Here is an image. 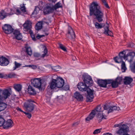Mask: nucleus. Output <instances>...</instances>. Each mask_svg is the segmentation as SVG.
I'll return each mask as SVG.
<instances>
[{
  "instance_id": "393cba45",
  "label": "nucleus",
  "mask_w": 135,
  "mask_h": 135,
  "mask_svg": "<svg viewBox=\"0 0 135 135\" xmlns=\"http://www.w3.org/2000/svg\"><path fill=\"white\" fill-rule=\"evenodd\" d=\"M109 25H107L104 27V33L108 36H112V32L109 29Z\"/></svg>"
},
{
  "instance_id": "4be33fe9",
  "label": "nucleus",
  "mask_w": 135,
  "mask_h": 135,
  "mask_svg": "<svg viewBox=\"0 0 135 135\" xmlns=\"http://www.w3.org/2000/svg\"><path fill=\"white\" fill-rule=\"evenodd\" d=\"M105 79H99L98 80V84L99 86L101 87L106 88V82Z\"/></svg>"
},
{
  "instance_id": "5fc2aeb1",
  "label": "nucleus",
  "mask_w": 135,
  "mask_h": 135,
  "mask_svg": "<svg viewBox=\"0 0 135 135\" xmlns=\"http://www.w3.org/2000/svg\"><path fill=\"white\" fill-rule=\"evenodd\" d=\"M24 113L26 115H27V117L29 118L30 119L32 115L31 114L28 113H26V112H24Z\"/></svg>"
},
{
  "instance_id": "bf43d9fd",
  "label": "nucleus",
  "mask_w": 135,
  "mask_h": 135,
  "mask_svg": "<svg viewBox=\"0 0 135 135\" xmlns=\"http://www.w3.org/2000/svg\"><path fill=\"white\" fill-rule=\"evenodd\" d=\"M121 123H120L119 124H115L114 125V127H119L121 126Z\"/></svg>"
},
{
  "instance_id": "a19ab883",
  "label": "nucleus",
  "mask_w": 135,
  "mask_h": 135,
  "mask_svg": "<svg viewBox=\"0 0 135 135\" xmlns=\"http://www.w3.org/2000/svg\"><path fill=\"white\" fill-rule=\"evenodd\" d=\"M16 75V74L14 73H11L8 74L7 77L9 78H12L15 77Z\"/></svg>"
},
{
  "instance_id": "052dcab7",
  "label": "nucleus",
  "mask_w": 135,
  "mask_h": 135,
  "mask_svg": "<svg viewBox=\"0 0 135 135\" xmlns=\"http://www.w3.org/2000/svg\"><path fill=\"white\" fill-rule=\"evenodd\" d=\"M105 6L107 8H110L109 6H108V4L106 3H105L104 4Z\"/></svg>"
},
{
  "instance_id": "dca6fc26",
  "label": "nucleus",
  "mask_w": 135,
  "mask_h": 135,
  "mask_svg": "<svg viewBox=\"0 0 135 135\" xmlns=\"http://www.w3.org/2000/svg\"><path fill=\"white\" fill-rule=\"evenodd\" d=\"M13 121L11 119L6 121L5 120L3 126L4 128L6 129H7L13 126Z\"/></svg>"
},
{
  "instance_id": "0e129e2a",
  "label": "nucleus",
  "mask_w": 135,
  "mask_h": 135,
  "mask_svg": "<svg viewBox=\"0 0 135 135\" xmlns=\"http://www.w3.org/2000/svg\"><path fill=\"white\" fill-rule=\"evenodd\" d=\"M101 1L103 4L106 3L105 0H101Z\"/></svg>"
},
{
  "instance_id": "7ed1b4c3",
  "label": "nucleus",
  "mask_w": 135,
  "mask_h": 135,
  "mask_svg": "<svg viewBox=\"0 0 135 135\" xmlns=\"http://www.w3.org/2000/svg\"><path fill=\"white\" fill-rule=\"evenodd\" d=\"M32 84L34 87L41 90V87L45 86L46 84L45 81L43 79H41V78H35L33 80H31Z\"/></svg>"
},
{
  "instance_id": "aec40b11",
  "label": "nucleus",
  "mask_w": 135,
  "mask_h": 135,
  "mask_svg": "<svg viewBox=\"0 0 135 135\" xmlns=\"http://www.w3.org/2000/svg\"><path fill=\"white\" fill-rule=\"evenodd\" d=\"M54 11V9L51 7L46 6L44 8V13L45 14H47L52 13Z\"/></svg>"
},
{
  "instance_id": "69168bd1",
  "label": "nucleus",
  "mask_w": 135,
  "mask_h": 135,
  "mask_svg": "<svg viewBox=\"0 0 135 135\" xmlns=\"http://www.w3.org/2000/svg\"><path fill=\"white\" fill-rule=\"evenodd\" d=\"M104 135H112L111 133H105L104 134Z\"/></svg>"
},
{
  "instance_id": "774afa93",
  "label": "nucleus",
  "mask_w": 135,
  "mask_h": 135,
  "mask_svg": "<svg viewBox=\"0 0 135 135\" xmlns=\"http://www.w3.org/2000/svg\"><path fill=\"white\" fill-rule=\"evenodd\" d=\"M48 1H51L52 2H55L53 0H48Z\"/></svg>"
},
{
  "instance_id": "f8f14e48",
  "label": "nucleus",
  "mask_w": 135,
  "mask_h": 135,
  "mask_svg": "<svg viewBox=\"0 0 135 135\" xmlns=\"http://www.w3.org/2000/svg\"><path fill=\"white\" fill-rule=\"evenodd\" d=\"M32 23L30 21L26 20L23 26L24 30L25 31H29L30 32L32 31L31 30L32 27Z\"/></svg>"
},
{
  "instance_id": "0eeeda50",
  "label": "nucleus",
  "mask_w": 135,
  "mask_h": 135,
  "mask_svg": "<svg viewBox=\"0 0 135 135\" xmlns=\"http://www.w3.org/2000/svg\"><path fill=\"white\" fill-rule=\"evenodd\" d=\"M82 79L84 83L87 85L88 86L92 85L93 81L90 75L86 74L83 75Z\"/></svg>"
},
{
  "instance_id": "4468645a",
  "label": "nucleus",
  "mask_w": 135,
  "mask_h": 135,
  "mask_svg": "<svg viewBox=\"0 0 135 135\" xmlns=\"http://www.w3.org/2000/svg\"><path fill=\"white\" fill-rule=\"evenodd\" d=\"M9 63L8 59L5 57L2 56L0 57V65L2 66H6Z\"/></svg>"
},
{
  "instance_id": "473e14b6",
  "label": "nucleus",
  "mask_w": 135,
  "mask_h": 135,
  "mask_svg": "<svg viewBox=\"0 0 135 135\" xmlns=\"http://www.w3.org/2000/svg\"><path fill=\"white\" fill-rule=\"evenodd\" d=\"M42 27V25L41 23L40 22L37 23L35 26V29L36 30L38 31L41 30Z\"/></svg>"
},
{
  "instance_id": "423d86ee",
  "label": "nucleus",
  "mask_w": 135,
  "mask_h": 135,
  "mask_svg": "<svg viewBox=\"0 0 135 135\" xmlns=\"http://www.w3.org/2000/svg\"><path fill=\"white\" fill-rule=\"evenodd\" d=\"M119 129L117 131V134L120 135H126L128 130L127 126L123 124L119 127Z\"/></svg>"
},
{
  "instance_id": "c9c22d12",
  "label": "nucleus",
  "mask_w": 135,
  "mask_h": 135,
  "mask_svg": "<svg viewBox=\"0 0 135 135\" xmlns=\"http://www.w3.org/2000/svg\"><path fill=\"white\" fill-rule=\"evenodd\" d=\"M95 26V28L97 29H101L103 28V24H99L98 22H96L94 24Z\"/></svg>"
},
{
  "instance_id": "a211bd4d",
  "label": "nucleus",
  "mask_w": 135,
  "mask_h": 135,
  "mask_svg": "<svg viewBox=\"0 0 135 135\" xmlns=\"http://www.w3.org/2000/svg\"><path fill=\"white\" fill-rule=\"evenodd\" d=\"M56 86L57 88L62 87L64 84V80L61 78L59 77L56 80Z\"/></svg>"
},
{
  "instance_id": "09e8293b",
  "label": "nucleus",
  "mask_w": 135,
  "mask_h": 135,
  "mask_svg": "<svg viewBox=\"0 0 135 135\" xmlns=\"http://www.w3.org/2000/svg\"><path fill=\"white\" fill-rule=\"evenodd\" d=\"M103 107L104 109L106 110L107 112L109 110L110 107H109L108 105H104Z\"/></svg>"
},
{
  "instance_id": "412c9836",
  "label": "nucleus",
  "mask_w": 135,
  "mask_h": 135,
  "mask_svg": "<svg viewBox=\"0 0 135 135\" xmlns=\"http://www.w3.org/2000/svg\"><path fill=\"white\" fill-rule=\"evenodd\" d=\"M11 15V14L6 13L4 10H2L0 12V20H3L7 16Z\"/></svg>"
},
{
  "instance_id": "f257e3e1",
  "label": "nucleus",
  "mask_w": 135,
  "mask_h": 135,
  "mask_svg": "<svg viewBox=\"0 0 135 135\" xmlns=\"http://www.w3.org/2000/svg\"><path fill=\"white\" fill-rule=\"evenodd\" d=\"M89 15L90 16H93L95 17L96 19L99 22H100L103 21V13L97 2H92L90 6Z\"/></svg>"
},
{
  "instance_id": "3c124183",
  "label": "nucleus",
  "mask_w": 135,
  "mask_h": 135,
  "mask_svg": "<svg viewBox=\"0 0 135 135\" xmlns=\"http://www.w3.org/2000/svg\"><path fill=\"white\" fill-rule=\"evenodd\" d=\"M31 37L32 39V40L34 41L36 40V39L34 37V36L33 35L32 31H30V32Z\"/></svg>"
},
{
  "instance_id": "f03ea898",
  "label": "nucleus",
  "mask_w": 135,
  "mask_h": 135,
  "mask_svg": "<svg viewBox=\"0 0 135 135\" xmlns=\"http://www.w3.org/2000/svg\"><path fill=\"white\" fill-rule=\"evenodd\" d=\"M102 110L100 105H98L97 108L92 111L86 119L85 120L87 121H89L90 120L93 119L94 117L96 114L97 115V118L98 120L101 122L103 119H105L104 116L106 117L104 113H102Z\"/></svg>"
},
{
  "instance_id": "39448f33",
  "label": "nucleus",
  "mask_w": 135,
  "mask_h": 135,
  "mask_svg": "<svg viewBox=\"0 0 135 135\" xmlns=\"http://www.w3.org/2000/svg\"><path fill=\"white\" fill-rule=\"evenodd\" d=\"M33 103H35L33 100L28 99L27 100L26 102L24 103V106L26 110L28 112H31L34 110L35 105Z\"/></svg>"
},
{
  "instance_id": "338daca9",
  "label": "nucleus",
  "mask_w": 135,
  "mask_h": 135,
  "mask_svg": "<svg viewBox=\"0 0 135 135\" xmlns=\"http://www.w3.org/2000/svg\"><path fill=\"white\" fill-rule=\"evenodd\" d=\"M3 77V75L2 74H0V78H2Z\"/></svg>"
},
{
  "instance_id": "49530a36",
  "label": "nucleus",
  "mask_w": 135,
  "mask_h": 135,
  "mask_svg": "<svg viewBox=\"0 0 135 135\" xmlns=\"http://www.w3.org/2000/svg\"><path fill=\"white\" fill-rule=\"evenodd\" d=\"M113 80V79H105L106 82V85H107V84H111V85Z\"/></svg>"
},
{
  "instance_id": "a18cd8bd",
  "label": "nucleus",
  "mask_w": 135,
  "mask_h": 135,
  "mask_svg": "<svg viewBox=\"0 0 135 135\" xmlns=\"http://www.w3.org/2000/svg\"><path fill=\"white\" fill-rule=\"evenodd\" d=\"M130 68L131 71L133 73H135V63H133L130 66Z\"/></svg>"
},
{
  "instance_id": "b1692460",
  "label": "nucleus",
  "mask_w": 135,
  "mask_h": 135,
  "mask_svg": "<svg viewBox=\"0 0 135 135\" xmlns=\"http://www.w3.org/2000/svg\"><path fill=\"white\" fill-rule=\"evenodd\" d=\"M28 92L31 95H34L36 94V91L35 90L32 86L30 85L28 86Z\"/></svg>"
},
{
  "instance_id": "c85d7f7f",
  "label": "nucleus",
  "mask_w": 135,
  "mask_h": 135,
  "mask_svg": "<svg viewBox=\"0 0 135 135\" xmlns=\"http://www.w3.org/2000/svg\"><path fill=\"white\" fill-rule=\"evenodd\" d=\"M126 53L125 51H123L119 53V56L121 58H122V59L125 60L126 55Z\"/></svg>"
},
{
  "instance_id": "c03bdc74",
  "label": "nucleus",
  "mask_w": 135,
  "mask_h": 135,
  "mask_svg": "<svg viewBox=\"0 0 135 135\" xmlns=\"http://www.w3.org/2000/svg\"><path fill=\"white\" fill-rule=\"evenodd\" d=\"M52 69L55 71H58L61 69L60 67L59 66H53L52 68Z\"/></svg>"
},
{
  "instance_id": "603ef678",
  "label": "nucleus",
  "mask_w": 135,
  "mask_h": 135,
  "mask_svg": "<svg viewBox=\"0 0 135 135\" xmlns=\"http://www.w3.org/2000/svg\"><path fill=\"white\" fill-rule=\"evenodd\" d=\"M59 46L60 48L64 51H66V48L62 44H60Z\"/></svg>"
},
{
  "instance_id": "37998d69",
  "label": "nucleus",
  "mask_w": 135,
  "mask_h": 135,
  "mask_svg": "<svg viewBox=\"0 0 135 135\" xmlns=\"http://www.w3.org/2000/svg\"><path fill=\"white\" fill-rule=\"evenodd\" d=\"M5 121V120L3 118L0 117V127L3 126Z\"/></svg>"
},
{
  "instance_id": "6e6d98bb",
  "label": "nucleus",
  "mask_w": 135,
  "mask_h": 135,
  "mask_svg": "<svg viewBox=\"0 0 135 135\" xmlns=\"http://www.w3.org/2000/svg\"><path fill=\"white\" fill-rule=\"evenodd\" d=\"M16 14L17 15H19L21 14V12L19 9H16Z\"/></svg>"
},
{
  "instance_id": "e433bc0d",
  "label": "nucleus",
  "mask_w": 135,
  "mask_h": 135,
  "mask_svg": "<svg viewBox=\"0 0 135 135\" xmlns=\"http://www.w3.org/2000/svg\"><path fill=\"white\" fill-rule=\"evenodd\" d=\"M20 9L21 11L23 13H25L26 12V8L24 3L21 4L20 5Z\"/></svg>"
},
{
  "instance_id": "9b49d317",
  "label": "nucleus",
  "mask_w": 135,
  "mask_h": 135,
  "mask_svg": "<svg viewBox=\"0 0 135 135\" xmlns=\"http://www.w3.org/2000/svg\"><path fill=\"white\" fill-rule=\"evenodd\" d=\"M77 86L79 89L81 91H86L87 92L88 89H90L89 88V86H88L87 85L83 82H79L78 83Z\"/></svg>"
},
{
  "instance_id": "7c9ffc66",
  "label": "nucleus",
  "mask_w": 135,
  "mask_h": 135,
  "mask_svg": "<svg viewBox=\"0 0 135 135\" xmlns=\"http://www.w3.org/2000/svg\"><path fill=\"white\" fill-rule=\"evenodd\" d=\"M22 88L21 85L20 84H16L14 85V88L17 91H19L21 90Z\"/></svg>"
},
{
  "instance_id": "ddd939ff",
  "label": "nucleus",
  "mask_w": 135,
  "mask_h": 135,
  "mask_svg": "<svg viewBox=\"0 0 135 135\" xmlns=\"http://www.w3.org/2000/svg\"><path fill=\"white\" fill-rule=\"evenodd\" d=\"M11 94L8 89H5L2 91V95H0L1 97L3 100H4L7 99L9 97Z\"/></svg>"
},
{
  "instance_id": "f3484780",
  "label": "nucleus",
  "mask_w": 135,
  "mask_h": 135,
  "mask_svg": "<svg viewBox=\"0 0 135 135\" xmlns=\"http://www.w3.org/2000/svg\"><path fill=\"white\" fill-rule=\"evenodd\" d=\"M13 33L16 39L20 40L22 38V34L19 30H13Z\"/></svg>"
},
{
  "instance_id": "bb28decb",
  "label": "nucleus",
  "mask_w": 135,
  "mask_h": 135,
  "mask_svg": "<svg viewBox=\"0 0 135 135\" xmlns=\"http://www.w3.org/2000/svg\"><path fill=\"white\" fill-rule=\"evenodd\" d=\"M120 110V108L119 107H117L115 106H110V108L108 111L106 112V113L108 114L109 113L112 112L114 110Z\"/></svg>"
},
{
  "instance_id": "a878e982",
  "label": "nucleus",
  "mask_w": 135,
  "mask_h": 135,
  "mask_svg": "<svg viewBox=\"0 0 135 135\" xmlns=\"http://www.w3.org/2000/svg\"><path fill=\"white\" fill-rule=\"evenodd\" d=\"M74 97L79 101H82L83 99V97L79 93L76 92L74 94Z\"/></svg>"
},
{
  "instance_id": "9d476101",
  "label": "nucleus",
  "mask_w": 135,
  "mask_h": 135,
  "mask_svg": "<svg viewBox=\"0 0 135 135\" xmlns=\"http://www.w3.org/2000/svg\"><path fill=\"white\" fill-rule=\"evenodd\" d=\"M4 32L7 34H9L13 31V29L12 26L9 25L5 24L2 27Z\"/></svg>"
},
{
  "instance_id": "6e6552de",
  "label": "nucleus",
  "mask_w": 135,
  "mask_h": 135,
  "mask_svg": "<svg viewBox=\"0 0 135 135\" xmlns=\"http://www.w3.org/2000/svg\"><path fill=\"white\" fill-rule=\"evenodd\" d=\"M66 37L68 39L73 40H74L75 37L74 31L73 28L70 26H69L68 27V33L66 35Z\"/></svg>"
},
{
  "instance_id": "f704fd0d",
  "label": "nucleus",
  "mask_w": 135,
  "mask_h": 135,
  "mask_svg": "<svg viewBox=\"0 0 135 135\" xmlns=\"http://www.w3.org/2000/svg\"><path fill=\"white\" fill-rule=\"evenodd\" d=\"M119 85L117 83L115 80H113L111 85L112 87L113 88H115L117 87Z\"/></svg>"
},
{
  "instance_id": "79ce46f5",
  "label": "nucleus",
  "mask_w": 135,
  "mask_h": 135,
  "mask_svg": "<svg viewBox=\"0 0 135 135\" xmlns=\"http://www.w3.org/2000/svg\"><path fill=\"white\" fill-rule=\"evenodd\" d=\"M62 7L61 4L60 2H58L55 4L54 6V8L55 9L60 8Z\"/></svg>"
},
{
  "instance_id": "e2e57ef3",
  "label": "nucleus",
  "mask_w": 135,
  "mask_h": 135,
  "mask_svg": "<svg viewBox=\"0 0 135 135\" xmlns=\"http://www.w3.org/2000/svg\"><path fill=\"white\" fill-rule=\"evenodd\" d=\"M79 124V122H76L75 123L73 124V126H76L78 125Z\"/></svg>"
},
{
  "instance_id": "1a4fd4ad",
  "label": "nucleus",
  "mask_w": 135,
  "mask_h": 135,
  "mask_svg": "<svg viewBox=\"0 0 135 135\" xmlns=\"http://www.w3.org/2000/svg\"><path fill=\"white\" fill-rule=\"evenodd\" d=\"M94 90L91 89H88L87 90L88 95L86 96V102H91L93 101L94 98L93 93Z\"/></svg>"
},
{
  "instance_id": "58836bf2",
  "label": "nucleus",
  "mask_w": 135,
  "mask_h": 135,
  "mask_svg": "<svg viewBox=\"0 0 135 135\" xmlns=\"http://www.w3.org/2000/svg\"><path fill=\"white\" fill-rule=\"evenodd\" d=\"M14 64L15 65V66L14 67H13V70H15L16 69L18 68L21 65V64L20 63H18L16 61L14 62Z\"/></svg>"
},
{
  "instance_id": "13d9d810",
  "label": "nucleus",
  "mask_w": 135,
  "mask_h": 135,
  "mask_svg": "<svg viewBox=\"0 0 135 135\" xmlns=\"http://www.w3.org/2000/svg\"><path fill=\"white\" fill-rule=\"evenodd\" d=\"M16 109L18 110V111H20L21 112H23V113H24V112L19 107H17L16 108Z\"/></svg>"
},
{
  "instance_id": "c756f323",
  "label": "nucleus",
  "mask_w": 135,
  "mask_h": 135,
  "mask_svg": "<svg viewBox=\"0 0 135 135\" xmlns=\"http://www.w3.org/2000/svg\"><path fill=\"white\" fill-rule=\"evenodd\" d=\"M115 80L119 85L122 84L123 80L122 78L120 76H118Z\"/></svg>"
},
{
  "instance_id": "2eb2a0df",
  "label": "nucleus",
  "mask_w": 135,
  "mask_h": 135,
  "mask_svg": "<svg viewBox=\"0 0 135 135\" xmlns=\"http://www.w3.org/2000/svg\"><path fill=\"white\" fill-rule=\"evenodd\" d=\"M135 56V53L134 52H129L126 55V60H127L128 62H131L133 60Z\"/></svg>"
},
{
  "instance_id": "de8ad7c7",
  "label": "nucleus",
  "mask_w": 135,
  "mask_h": 135,
  "mask_svg": "<svg viewBox=\"0 0 135 135\" xmlns=\"http://www.w3.org/2000/svg\"><path fill=\"white\" fill-rule=\"evenodd\" d=\"M33 55L35 57L37 58H41V55L40 54L37 52H35L33 54Z\"/></svg>"
},
{
  "instance_id": "cd10ccee",
  "label": "nucleus",
  "mask_w": 135,
  "mask_h": 135,
  "mask_svg": "<svg viewBox=\"0 0 135 135\" xmlns=\"http://www.w3.org/2000/svg\"><path fill=\"white\" fill-rule=\"evenodd\" d=\"M44 50L42 52V55H41V57L44 58L45 56H47L48 55H47V50L46 47V46H44Z\"/></svg>"
},
{
  "instance_id": "864d4df0",
  "label": "nucleus",
  "mask_w": 135,
  "mask_h": 135,
  "mask_svg": "<svg viewBox=\"0 0 135 135\" xmlns=\"http://www.w3.org/2000/svg\"><path fill=\"white\" fill-rule=\"evenodd\" d=\"M101 129H97L95 130L93 132V134H95L99 133L100 132Z\"/></svg>"
},
{
  "instance_id": "6ab92c4d",
  "label": "nucleus",
  "mask_w": 135,
  "mask_h": 135,
  "mask_svg": "<svg viewBox=\"0 0 135 135\" xmlns=\"http://www.w3.org/2000/svg\"><path fill=\"white\" fill-rule=\"evenodd\" d=\"M40 9L38 6H36L35 9L32 12L31 16L32 17L35 18L38 16V15Z\"/></svg>"
},
{
  "instance_id": "ea45409f",
  "label": "nucleus",
  "mask_w": 135,
  "mask_h": 135,
  "mask_svg": "<svg viewBox=\"0 0 135 135\" xmlns=\"http://www.w3.org/2000/svg\"><path fill=\"white\" fill-rule=\"evenodd\" d=\"M26 51L27 54L30 56H31L32 54V51L31 48L30 47L26 48Z\"/></svg>"
},
{
  "instance_id": "8fccbe9b",
  "label": "nucleus",
  "mask_w": 135,
  "mask_h": 135,
  "mask_svg": "<svg viewBox=\"0 0 135 135\" xmlns=\"http://www.w3.org/2000/svg\"><path fill=\"white\" fill-rule=\"evenodd\" d=\"M24 67H31L33 69H35L37 67L36 66L34 65H26Z\"/></svg>"
},
{
  "instance_id": "72a5a7b5",
  "label": "nucleus",
  "mask_w": 135,
  "mask_h": 135,
  "mask_svg": "<svg viewBox=\"0 0 135 135\" xmlns=\"http://www.w3.org/2000/svg\"><path fill=\"white\" fill-rule=\"evenodd\" d=\"M114 59L115 61L118 63L122 62L123 61V60L122 58H121L119 56V57H116L114 58Z\"/></svg>"
},
{
  "instance_id": "2f4dec72",
  "label": "nucleus",
  "mask_w": 135,
  "mask_h": 135,
  "mask_svg": "<svg viewBox=\"0 0 135 135\" xmlns=\"http://www.w3.org/2000/svg\"><path fill=\"white\" fill-rule=\"evenodd\" d=\"M7 105L4 103L1 102L0 103V112L5 109L7 107Z\"/></svg>"
},
{
  "instance_id": "4d7b16f0",
  "label": "nucleus",
  "mask_w": 135,
  "mask_h": 135,
  "mask_svg": "<svg viewBox=\"0 0 135 135\" xmlns=\"http://www.w3.org/2000/svg\"><path fill=\"white\" fill-rule=\"evenodd\" d=\"M69 86L68 85H65L64 87V89L66 90H68L69 89Z\"/></svg>"
},
{
  "instance_id": "4c0bfd02",
  "label": "nucleus",
  "mask_w": 135,
  "mask_h": 135,
  "mask_svg": "<svg viewBox=\"0 0 135 135\" xmlns=\"http://www.w3.org/2000/svg\"><path fill=\"white\" fill-rule=\"evenodd\" d=\"M126 69L125 62L123 61H122L121 64V69L122 72H125Z\"/></svg>"
},
{
  "instance_id": "680f3d73",
  "label": "nucleus",
  "mask_w": 135,
  "mask_h": 135,
  "mask_svg": "<svg viewBox=\"0 0 135 135\" xmlns=\"http://www.w3.org/2000/svg\"><path fill=\"white\" fill-rule=\"evenodd\" d=\"M36 37L37 39H39L41 38V35L38 34L36 36Z\"/></svg>"
},
{
  "instance_id": "5701e85b",
  "label": "nucleus",
  "mask_w": 135,
  "mask_h": 135,
  "mask_svg": "<svg viewBox=\"0 0 135 135\" xmlns=\"http://www.w3.org/2000/svg\"><path fill=\"white\" fill-rule=\"evenodd\" d=\"M133 79L131 77L126 76L124 79V84L126 85L130 84L133 81Z\"/></svg>"
},
{
  "instance_id": "20e7f679",
  "label": "nucleus",
  "mask_w": 135,
  "mask_h": 135,
  "mask_svg": "<svg viewBox=\"0 0 135 135\" xmlns=\"http://www.w3.org/2000/svg\"><path fill=\"white\" fill-rule=\"evenodd\" d=\"M57 87L56 80L53 79L50 84V86H48L46 89L47 91L46 95L47 97H50L52 94L53 90Z\"/></svg>"
}]
</instances>
